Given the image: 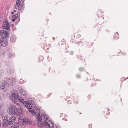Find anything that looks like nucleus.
Here are the masks:
<instances>
[{"label": "nucleus", "instance_id": "1", "mask_svg": "<svg viewBox=\"0 0 128 128\" xmlns=\"http://www.w3.org/2000/svg\"><path fill=\"white\" fill-rule=\"evenodd\" d=\"M40 111V109L36 106H34V110L32 111V112L33 116L36 115L37 121L39 122H41L42 119V116L41 117L39 114Z\"/></svg>", "mask_w": 128, "mask_h": 128}, {"label": "nucleus", "instance_id": "2", "mask_svg": "<svg viewBox=\"0 0 128 128\" xmlns=\"http://www.w3.org/2000/svg\"><path fill=\"white\" fill-rule=\"evenodd\" d=\"M17 99L19 102H23L24 101L23 99L22 98H18V92H14L12 95L10 99L13 102L16 103Z\"/></svg>", "mask_w": 128, "mask_h": 128}, {"label": "nucleus", "instance_id": "3", "mask_svg": "<svg viewBox=\"0 0 128 128\" xmlns=\"http://www.w3.org/2000/svg\"><path fill=\"white\" fill-rule=\"evenodd\" d=\"M17 108L14 105L10 106L8 110V112L9 114L11 115H15L16 112Z\"/></svg>", "mask_w": 128, "mask_h": 128}, {"label": "nucleus", "instance_id": "4", "mask_svg": "<svg viewBox=\"0 0 128 128\" xmlns=\"http://www.w3.org/2000/svg\"><path fill=\"white\" fill-rule=\"evenodd\" d=\"M6 117L7 118V119H8V120L7 121L8 122V124L10 126L15 122L16 120V118L15 116H12L9 118L8 116V115L5 116H4V117H6Z\"/></svg>", "mask_w": 128, "mask_h": 128}, {"label": "nucleus", "instance_id": "5", "mask_svg": "<svg viewBox=\"0 0 128 128\" xmlns=\"http://www.w3.org/2000/svg\"><path fill=\"white\" fill-rule=\"evenodd\" d=\"M7 117L6 118V117H4L2 125V128L4 127V128H9L10 125L8 124V122L7 120H8Z\"/></svg>", "mask_w": 128, "mask_h": 128}, {"label": "nucleus", "instance_id": "6", "mask_svg": "<svg viewBox=\"0 0 128 128\" xmlns=\"http://www.w3.org/2000/svg\"><path fill=\"white\" fill-rule=\"evenodd\" d=\"M21 122H22V124L27 125H31L32 124V122L29 120L28 118H25L21 119Z\"/></svg>", "mask_w": 128, "mask_h": 128}, {"label": "nucleus", "instance_id": "7", "mask_svg": "<svg viewBox=\"0 0 128 128\" xmlns=\"http://www.w3.org/2000/svg\"><path fill=\"white\" fill-rule=\"evenodd\" d=\"M8 33L6 30H0V35L3 38H6L8 37Z\"/></svg>", "mask_w": 128, "mask_h": 128}, {"label": "nucleus", "instance_id": "8", "mask_svg": "<svg viewBox=\"0 0 128 128\" xmlns=\"http://www.w3.org/2000/svg\"><path fill=\"white\" fill-rule=\"evenodd\" d=\"M23 114V110L21 108H17L15 115L17 116H22Z\"/></svg>", "mask_w": 128, "mask_h": 128}, {"label": "nucleus", "instance_id": "9", "mask_svg": "<svg viewBox=\"0 0 128 128\" xmlns=\"http://www.w3.org/2000/svg\"><path fill=\"white\" fill-rule=\"evenodd\" d=\"M0 42L1 45L4 47H6L8 46V43L6 38H3L0 40Z\"/></svg>", "mask_w": 128, "mask_h": 128}, {"label": "nucleus", "instance_id": "10", "mask_svg": "<svg viewBox=\"0 0 128 128\" xmlns=\"http://www.w3.org/2000/svg\"><path fill=\"white\" fill-rule=\"evenodd\" d=\"M45 124L47 125L48 128H54V125L53 123L50 120H48V122H45Z\"/></svg>", "mask_w": 128, "mask_h": 128}, {"label": "nucleus", "instance_id": "11", "mask_svg": "<svg viewBox=\"0 0 128 128\" xmlns=\"http://www.w3.org/2000/svg\"><path fill=\"white\" fill-rule=\"evenodd\" d=\"M15 80V79L14 78L12 77L8 78L7 80L8 84H11L12 83L14 82Z\"/></svg>", "mask_w": 128, "mask_h": 128}, {"label": "nucleus", "instance_id": "12", "mask_svg": "<svg viewBox=\"0 0 128 128\" xmlns=\"http://www.w3.org/2000/svg\"><path fill=\"white\" fill-rule=\"evenodd\" d=\"M16 36L14 35H12L10 37V41L12 42H14L16 41Z\"/></svg>", "mask_w": 128, "mask_h": 128}, {"label": "nucleus", "instance_id": "13", "mask_svg": "<svg viewBox=\"0 0 128 128\" xmlns=\"http://www.w3.org/2000/svg\"><path fill=\"white\" fill-rule=\"evenodd\" d=\"M6 84V81L4 80L3 82L2 83V85L0 86V89L1 90H3L5 88V86Z\"/></svg>", "mask_w": 128, "mask_h": 128}, {"label": "nucleus", "instance_id": "14", "mask_svg": "<svg viewBox=\"0 0 128 128\" xmlns=\"http://www.w3.org/2000/svg\"><path fill=\"white\" fill-rule=\"evenodd\" d=\"M19 126V123L18 122H16L12 125L10 128H18Z\"/></svg>", "mask_w": 128, "mask_h": 128}, {"label": "nucleus", "instance_id": "15", "mask_svg": "<svg viewBox=\"0 0 128 128\" xmlns=\"http://www.w3.org/2000/svg\"><path fill=\"white\" fill-rule=\"evenodd\" d=\"M42 118L44 119V121H47L48 119V116H47L46 114H43L42 115Z\"/></svg>", "mask_w": 128, "mask_h": 128}, {"label": "nucleus", "instance_id": "16", "mask_svg": "<svg viewBox=\"0 0 128 128\" xmlns=\"http://www.w3.org/2000/svg\"><path fill=\"white\" fill-rule=\"evenodd\" d=\"M18 16V12H17L16 14H15L14 15L12 16V21L14 22L15 21V19H16L17 18Z\"/></svg>", "mask_w": 128, "mask_h": 128}, {"label": "nucleus", "instance_id": "17", "mask_svg": "<svg viewBox=\"0 0 128 128\" xmlns=\"http://www.w3.org/2000/svg\"><path fill=\"white\" fill-rule=\"evenodd\" d=\"M20 93L21 94L24 96H26L27 93L25 90L23 89H21L20 91Z\"/></svg>", "mask_w": 128, "mask_h": 128}, {"label": "nucleus", "instance_id": "18", "mask_svg": "<svg viewBox=\"0 0 128 128\" xmlns=\"http://www.w3.org/2000/svg\"><path fill=\"white\" fill-rule=\"evenodd\" d=\"M23 2L22 1H20L18 6V8L19 10H20L23 6Z\"/></svg>", "mask_w": 128, "mask_h": 128}, {"label": "nucleus", "instance_id": "19", "mask_svg": "<svg viewBox=\"0 0 128 128\" xmlns=\"http://www.w3.org/2000/svg\"><path fill=\"white\" fill-rule=\"evenodd\" d=\"M10 24H6L4 26H3L2 28L3 29H6L7 30H9L10 28Z\"/></svg>", "mask_w": 128, "mask_h": 128}, {"label": "nucleus", "instance_id": "20", "mask_svg": "<svg viewBox=\"0 0 128 128\" xmlns=\"http://www.w3.org/2000/svg\"><path fill=\"white\" fill-rule=\"evenodd\" d=\"M26 107L28 109H30L32 108V106H31V105L28 102L27 103V104L26 105Z\"/></svg>", "mask_w": 128, "mask_h": 128}, {"label": "nucleus", "instance_id": "21", "mask_svg": "<svg viewBox=\"0 0 128 128\" xmlns=\"http://www.w3.org/2000/svg\"><path fill=\"white\" fill-rule=\"evenodd\" d=\"M45 122H47L46 121L43 122L42 124V126H41V128H47V125L46 124H45Z\"/></svg>", "mask_w": 128, "mask_h": 128}, {"label": "nucleus", "instance_id": "22", "mask_svg": "<svg viewBox=\"0 0 128 128\" xmlns=\"http://www.w3.org/2000/svg\"><path fill=\"white\" fill-rule=\"evenodd\" d=\"M119 34L117 33H116L114 36V38L115 40H116L119 38Z\"/></svg>", "mask_w": 128, "mask_h": 128}, {"label": "nucleus", "instance_id": "23", "mask_svg": "<svg viewBox=\"0 0 128 128\" xmlns=\"http://www.w3.org/2000/svg\"><path fill=\"white\" fill-rule=\"evenodd\" d=\"M14 56V53H10L9 54L8 56L9 57H12L13 56Z\"/></svg>", "mask_w": 128, "mask_h": 128}, {"label": "nucleus", "instance_id": "24", "mask_svg": "<svg viewBox=\"0 0 128 128\" xmlns=\"http://www.w3.org/2000/svg\"><path fill=\"white\" fill-rule=\"evenodd\" d=\"M5 22L3 23V24L2 25V26H4L7 24H8V22L7 21L5 20Z\"/></svg>", "mask_w": 128, "mask_h": 128}, {"label": "nucleus", "instance_id": "25", "mask_svg": "<svg viewBox=\"0 0 128 128\" xmlns=\"http://www.w3.org/2000/svg\"><path fill=\"white\" fill-rule=\"evenodd\" d=\"M42 123H37V125L40 128H41L42 126Z\"/></svg>", "mask_w": 128, "mask_h": 128}, {"label": "nucleus", "instance_id": "26", "mask_svg": "<svg viewBox=\"0 0 128 128\" xmlns=\"http://www.w3.org/2000/svg\"><path fill=\"white\" fill-rule=\"evenodd\" d=\"M29 101L30 102H32V103H33L34 102V101L33 100H32V98H30L29 99Z\"/></svg>", "mask_w": 128, "mask_h": 128}, {"label": "nucleus", "instance_id": "27", "mask_svg": "<svg viewBox=\"0 0 128 128\" xmlns=\"http://www.w3.org/2000/svg\"><path fill=\"white\" fill-rule=\"evenodd\" d=\"M24 106H25L26 107V104H27L28 102V101H24Z\"/></svg>", "mask_w": 128, "mask_h": 128}, {"label": "nucleus", "instance_id": "28", "mask_svg": "<svg viewBox=\"0 0 128 128\" xmlns=\"http://www.w3.org/2000/svg\"><path fill=\"white\" fill-rule=\"evenodd\" d=\"M83 68H79V71L81 72H82L83 71Z\"/></svg>", "mask_w": 128, "mask_h": 128}, {"label": "nucleus", "instance_id": "29", "mask_svg": "<svg viewBox=\"0 0 128 128\" xmlns=\"http://www.w3.org/2000/svg\"><path fill=\"white\" fill-rule=\"evenodd\" d=\"M18 6H16V5H15L14 6V9H16V10H17V8H18Z\"/></svg>", "mask_w": 128, "mask_h": 128}, {"label": "nucleus", "instance_id": "30", "mask_svg": "<svg viewBox=\"0 0 128 128\" xmlns=\"http://www.w3.org/2000/svg\"><path fill=\"white\" fill-rule=\"evenodd\" d=\"M77 78H79L80 77V76L79 74H77L76 75Z\"/></svg>", "mask_w": 128, "mask_h": 128}, {"label": "nucleus", "instance_id": "31", "mask_svg": "<svg viewBox=\"0 0 128 128\" xmlns=\"http://www.w3.org/2000/svg\"><path fill=\"white\" fill-rule=\"evenodd\" d=\"M19 3V2H16V4H15V5H16V6H18V4Z\"/></svg>", "mask_w": 128, "mask_h": 128}, {"label": "nucleus", "instance_id": "32", "mask_svg": "<svg viewBox=\"0 0 128 128\" xmlns=\"http://www.w3.org/2000/svg\"><path fill=\"white\" fill-rule=\"evenodd\" d=\"M73 54V51H71L70 52V54L71 55H72Z\"/></svg>", "mask_w": 128, "mask_h": 128}, {"label": "nucleus", "instance_id": "33", "mask_svg": "<svg viewBox=\"0 0 128 128\" xmlns=\"http://www.w3.org/2000/svg\"><path fill=\"white\" fill-rule=\"evenodd\" d=\"M91 95H89L88 96V98H90V97H91Z\"/></svg>", "mask_w": 128, "mask_h": 128}, {"label": "nucleus", "instance_id": "34", "mask_svg": "<svg viewBox=\"0 0 128 128\" xmlns=\"http://www.w3.org/2000/svg\"><path fill=\"white\" fill-rule=\"evenodd\" d=\"M81 36V35L80 34H79L78 35V37H80Z\"/></svg>", "mask_w": 128, "mask_h": 128}, {"label": "nucleus", "instance_id": "35", "mask_svg": "<svg viewBox=\"0 0 128 128\" xmlns=\"http://www.w3.org/2000/svg\"><path fill=\"white\" fill-rule=\"evenodd\" d=\"M20 1V0H17V1H16V2L19 3Z\"/></svg>", "mask_w": 128, "mask_h": 128}, {"label": "nucleus", "instance_id": "36", "mask_svg": "<svg viewBox=\"0 0 128 128\" xmlns=\"http://www.w3.org/2000/svg\"><path fill=\"white\" fill-rule=\"evenodd\" d=\"M14 13L13 12H11V14H14Z\"/></svg>", "mask_w": 128, "mask_h": 128}, {"label": "nucleus", "instance_id": "37", "mask_svg": "<svg viewBox=\"0 0 128 128\" xmlns=\"http://www.w3.org/2000/svg\"><path fill=\"white\" fill-rule=\"evenodd\" d=\"M81 42H80L78 44V46H80V43H81Z\"/></svg>", "mask_w": 128, "mask_h": 128}, {"label": "nucleus", "instance_id": "38", "mask_svg": "<svg viewBox=\"0 0 128 128\" xmlns=\"http://www.w3.org/2000/svg\"><path fill=\"white\" fill-rule=\"evenodd\" d=\"M25 0H21V1H22V2H23V3L24 2Z\"/></svg>", "mask_w": 128, "mask_h": 128}, {"label": "nucleus", "instance_id": "39", "mask_svg": "<svg viewBox=\"0 0 128 128\" xmlns=\"http://www.w3.org/2000/svg\"><path fill=\"white\" fill-rule=\"evenodd\" d=\"M59 127V126H56V128H58Z\"/></svg>", "mask_w": 128, "mask_h": 128}, {"label": "nucleus", "instance_id": "40", "mask_svg": "<svg viewBox=\"0 0 128 128\" xmlns=\"http://www.w3.org/2000/svg\"><path fill=\"white\" fill-rule=\"evenodd\" d=\"M14 12H16V11L15 10H14Z\"/></svg>", "mask_w": 128, "mask_h": 128}, {"label": "nucleus", "instance_id": "41", "mask_svg": "<svg viewBox=\"0 0 128 128\" xmlns=\"http://www.w3.org/2000/svg\"><path fill=\"white\" fill-rule=\"evenodd\" d=\"M40 57H42V56H40L39 57V58H40Z\"/></svg>", "mask_w": 128, "mask_h": 128}, {"label": "nucleus", "instance_id": "42", "mask_svg": "<svg viewBox=\"0 0 128 128\" xmlns=\"http://www.w3.org/2000/svg\"><path fill=\"white\" fill-rule=\"evenodd\" d=\"M70 102V101H68V102Z\"/></svg>", "mask_w": 128, "mask_h": 128}, {"label": "nucleus", "instance_id": "43", "mask_svg": "<svg viewBox=\"0 0 128 128\" xmlns=\"http://www.w3.org/2000/svg\"><path fill=\"white\" fill-rule=\"evenodd\" d=\"M80 114H82V113H80Z\"/></svg>", "mask_w": 128, "mask_h": 128}]
</instances>
